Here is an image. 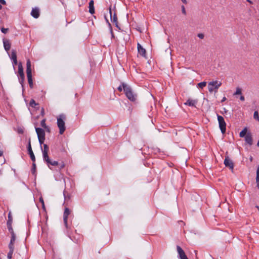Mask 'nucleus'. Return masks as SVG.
Segmentation results:
<instances>
[{"label":"nucleus","instance_id":"45","mask_svg":"<svg viewBox=\"0 0 259 259\" xmlns=\"http://www.w3.org/2000/svg\"><path fill=\"white\" fill-rule=\"evenodd\" d=\"M46 131L48 132V133H50L51 132V130L50 128V127L48 126H47V127H45L44 128Z\"/></svg>","mask_w":259,"mask_h":259},{"label":"nucleus","instance_id":"15","mask_svg":"<svg viewBox=\"0 0 259 259\" xmlns=\"http://www.w3.org/2000/svg\"><path fill=\"white\" fill-rule=\"evenodd\" d=\"M40 13L39 10L38 8H33L31 12V15L34 18H38L39 16Z\"/></svg>","mask_w":259,"mask_h":259},{"label":"nucleus","instance_id":"57","mask_svg":"<svg viewBox=\"0 0 259 259\" xmlns=\"http://www.w3.org/2000/svg\"><path fill=\"white\" fill-rule=\"evenodd\" d=\"M249 159H250V161H252V157H250Z\"/></svg>","mask_w":259,"mask_h":259},{"label":"nucleus","instance_id":"10","mask_svg":"<svg viewBox=\"0 0 259 259\" xmlns=\"http://www.w3.org/2000/svg\"><path fill=\"white\" fill-rule=\"evenodd\" d=\"M35 131L38 138H45V132L44 130L39 127H35Z\"/></svg>","mask_w":259,"mask_h":259},{"label":"nucleus","instance_id":"56","mask_svg":"<svg viewBox=\"0 0 259 259\" xmlns=\"http://www.w3.org/2000/svg\"><path fill=\"white\" fill-rule=\"evenodd\" d=\"M257 146L259 147V140L257 143Z\"/></svg>","mask_w":259,"mask_h":259},{"label":"nucleus","instance_id":"58","mask_svg":"<svg viewBox=\"0 0 259 259\" xmlns=\"http://www.w3.org/2000/svg\"><path fill=\"white\" fill-rule=\"evenodd\" d=\"M256 207L257 208L258 210L259 211V206H256Z\"/></svg>","mask_w":259,"mask_h":259},{"label":"nucleus","instance_id":"39","mask_svg":"<svg viewBox=\"0 0 259 259\" xmlns=\"http://www.w3.org/2000/svg\"><path fill=\"white\" fill-rule=\"evenodd\" d=\"M58 165L59 166L60 169H62L65 167V164L63 162H61V163H59V165Z\"/></svg>","mask_w":259,"mask_h":259},{"label":"nucleus","instance_id":"44","mask_svg":"<svg viewBox=\"0 0 259 259\" xmlns=\"http://www.w3.org/2000/svg\"><path fill=\"white\" fill-rule=\"evenodd\" d=\"M118 90L119 91V92H121L123 91V88H122V83H121V84L120 85H119L118 88H117Z\"/></svg>","mask_w":259,"mask_h":259},{"label":"nucleus","instance_id":"6","mask_svg":"<svg viewBox=\"0 0 259 259\" xmlns=\"http://www.w3.org/2000/svg\"><path fill=\"white\" fill-rule=\"evenodd\" d=\"M70 214V210L68 207H66L64 209L63 213V222L66 228L68 230L70 229V227L68 226L67 223L68 215Z\"/></svg>","mask_w":259,"mask_h":259},{"label":"nucleus","instance_id":"53","mask_svg":"<svg viewBox=\"0 0 259 259\" xmlns=\"http://www.w3.org/2000/svg\"><path fill=\"white\" fill-rule=\"evenodd\" d=\"M226 100V97H224V98H223L222 100V102H224V101H225Z\"/></svg>","mask_w":259,"mask_h":259},{"label":"nucleus","instance_id":"61","mask_svg":"<svg viewBox=\"0 0 259 259\" xmlns=\"http://www.w3.org/2000/svg\"><path fill=\"white\" fill-rule=\"evenodd\" d=\"M128 14H127L126 15L127 18H128Z\"/></svg>","mask_w":259,"mask_h":259},{"label":"nucleus","instance_id":"55","mask_svg":"<svg viewBox=\"0 0 259 259\" xmlns=\"http://www.w3.org/2000/svg\"><path fill=\"white\" fill-rule=\"evenodd\" d=\"M132 121H133V122H136L135 119H134H134H133V118H132Z\"/></svg>","mask_w":259,"mask_h":259},{"label":"nucleus","instance_id":"23","mask_svg":"<svg viewBox=\"0 0 259 259\" xmlns=\"http://www.w3.org/2000/svg\"><path fill=\"white\" fill-rule=\"evenodd\" d=\"M247 133V128L245 127L240 133H239V136L241 138L245 137Z\"/></svg>","mask_w":259,"mask_h":259},{"label":"nucleus","instance_id":"11","mask_svg":"<svg viewBox=\"0 0 259 259\" xmlns=\"http://www.w3.org/2000/svg\"><path fill=\"white\" fill-rule=\"evenodd\" d=\"M3 44L5 50L8 53V51L10 50L11 46L10 41L9 39L4 38Z\"/></svg>","mask_w":259,"mask_h":259},{"label":"nucleus","instance_id":"12","mask_svg":"<svg viewBox=\"0 0 259 259\" xmlns=\"http://www.w3.org/2000/svg\"><path fill=\"white\" fill-rule=\"evenodd\" d=\"M123 91L128 99H130V87L128 84L122 83Z\"/></svg>","mask_w":259,"mask_h":259},{"label":"nucleus","instance_id":"51","mask_svg":"<svg viewBox=\"0 0 259 259\" xmlns=\"http://www.w3.org/2000/svg\"><path fill=\"white\" fill-rule=\"evenodd\" d=\"M256 187L258 189H259V181L256 182Z\"/></svg>","mask_w":259,"mask_h":259},{"label":"nucleus","instance_id":"20","mask_svg":"<svg viewBox=\"0 0 259 259\" xmlns=\"http://www.w3.org/2000/svg\"><path fill=\"white\" fill-rule=\"evenodd\" d=\"M27 77L29 87L31 89H32V88H33V87L32 77V73L27 74Z\"/></svg>","mask_w":259,"mask_h":259},{"label":"nucleus","instance_id":"8","mask_svg":"<svg viewBox=\"0 0 259 259\" xmlns=\"http://www.w3.org/2000/svg\"><path fill=\"white\" fill-rule=\"evenodd\" d=\"M27 150H28V154L30 155V157L31 160L33 162H35V157L34 154V153L33 152V151L32 150V148H31V142H30V139H29V142H28V146H27Z\"/></svg>","mask_w":259,"mask_h":259},{"label":"nucleus","instance_id":"30","mask_svg":"<svg viewBox=\"0 0 259 259\" xmlns=\"http://www.w3.org/2000/svg\"><path fill=\"white\" fill-rule=\"evenodd\" d=\"M7 225L8 230L10 232L11 234L12 235V233H15L14 232V230L12 228V224H7Z\"/></svg>","mask_w":259,"mask_h":259},{"label":"nucleus","instance_id":"42","mask_svg":"<svg viewBox=\"0 0 259 259\" xmlns=\"http://www.w3.org/2000/svg\"><path fill=\"white\" fill-rule=\"evenodd\" d=\"M9 30L8 28H2L1 31L4 33H6Z\"/></svg>","mask_w":259,"mask_h":259},{"label":"nucleus","instance_id":"24","mask_svg":"<svg viewBox=\"0 0 259 259\" xmlns=\"http://www.w3.org/2000/svg\"><path fill=\"white\" fill-rule=\"evenodd\" d=\"M11 59L12 60L17 59V54L15 50H13L11 53Z\"/></svg>","mask_w":259,"mask_h":259},{"label":"nucleus","instance_id":"46","mask_svg":"<svg viewBox=\"0 0 259 259\" xmlns=\"http://www.w3.org/2000/svg\"><path fill=\"white\" fill-rule=\"evenodd\" d=\"M18 62H17V60H13V65H16L17 64Z\"/></svg>","mask_w":259,"mask_h":259},{"label":"nucleus","instance_id":"49","mask_svg":"<svg viewBox=\"0 0 259 259\" xmlns=\"http://www.w3.org/2000/svg\"><path fill=\"white\" fill-rule=\"evenodd\" d=\"M39 201L41 203V204L44 203V201L42 197L39 198Z\"/></svg>","mask_w":259,"mask_h":259},{"label":"nucleus","instance_id":"32","mask_svg":"<svg viewBox=\"0 0 259 259\" xmlns=\"http://www.w3.org/2000/svg\"><path fill=\"white\" fill-rule=\"evenodd\" d=\"M253 118L259 121V116H258V113L257 111H255L254 112V114H253Z\"/></svg>","mask_w":259,"mask_h":259},{"label":"nucleus","instance_id":"47","mask_svg":"<svg viewBox=\"0 0 259 259\" xmlns=\"http://www.w3.org/2000/svg\"><path fill=\"white\" fill-rule=\"evenodd\" d=\"M0 3L3 4V5H6V2L5 0H0Z\"/></svg>","mask_w":259,"mask_h":259},{"label":"nucleus","instance_id":"38","mask_svg":"<svg viewBox=\"0 0 259 259\" xmlns=\"http://www.w3.org/2000/svg\"><path fill=\"white\" fill-rule=\"evenodd\" d=\"M13 252L14 251H9L7 255V257L8 259H12Z\"/></svg>","mask_w":259,"mask_h":259},{"label":"nucleus","instance_id":"35","mask_svg":"<svg viewBox=\"0 0 259 259\" xmlns=\"http://www.w3.org/2000/svg\"><path fill=\"white\" fill-rule=\"evenodd\" d=\"M255 180L256 182H259V165H258L256 169V177Z\"/></svg>","mask_w":259,"mask_h":259},{"label":"nucleus","instance_id":"34","mask_svg":"<svg viewBox=\"0 0 259 259\" xmlns=\"http://www.w3.org/2000/svg\"><path fill=\"white\" fill-rule=\"evenodd\" d=\"M9 251H14V244L10 242L9 244Z\"/></svg>","mask_w":259,"mask_h":259},{"label":"nucleus","instance_id":"21","mask_svg":"<svg viewBox=\"0 0 259 259\" xmlns=\"http://www.w3.org/2000/svg\"><path fill=\"white\" fill-rule=\"evenodd\" d=\"M32 73L31 68V62L29 59L27 60L26 62V74Z\"/></svg>","mask_w":259,"mask_h":259},{"label":"nucleus","instance_id":"43","mask_svg":"<svg viewBox=\"0 0 259 259\" xmlns=\"http://www.w3.org/2000/svg\"><path fill=\"white\" fill-rule=\"evenodd\" d=\"M197 36L199 38L201 39H203L204 37V35L203 33H198Z\"/></svg>","mask_w":259,"mask_h":259},{"label":"nucleus","instance_id":"4","mask_svg":"<svg viewBox=\"0 0 259 259\" xmlns=\"http://www.w3.org/2000/svg\"><path fill=\"white\" fill-rule=\"evenodd\" d=\"M114 9H115V6L113 7V9L112 8L111 6L110 7L109 9L110 17L111 21L115 24V26L117 27H118L117 17Z\"/></svg>","mask_w":259,"mask_h":259},{"label":"nucleus","instance_id":"52","mask_svg":"<svg viewBox=\"0 0 259 259\" xmlns=\"http://www.w3.org/2000/svg\"><path fill=\"white\" fill-rule=\"evenodd\" d=\"M181 1L185 4L187 3V0H181Z\"/></svg>","mask_w":259,"mask_h":259},{"label":"nucleus","instance_id":"18","mask_svg":"<svg viewBox=\"0 0 259 259\" xmlns=\"http://www.w3.org/2000/svg\"><path fill=\"white\" fill-rule=\"evenodd\" d=\"M198 101L197 100H192L191 99H189L185 103L186 105H188L189 106L194 107L196 106V104L197 103Z\"/></svg>","mask_w":259,"mask_h":259},{"label":"nucleus","instance_id":"48","mask_svg":"<svg viewBox=\"0 0 259 259\" xmlns=\"http://www.w3.org/2000/svg\"><path fill=\"white\" fill-rule=\"evenodd\" d=\"M240 100L242 101H244L245 100V98L243 96L241 95L240 97Z\"/></svg>","mask_w":259,"mask_h":259},{"label":"nucleus","instance_id":"54","mask_svg":"<svg viewBox=\"0 0 259 259\" xmlns=\"http://www.w3.org/2000/svg\"><path fill=\"white\" fill-rule=\"evenodd\" d=\"M42 208H43L44 209H45V204H44V203L42 204Z\"/></svg>","mask_w":259,"mask_h":259},{"label":"nucleus","instance_id":"33","mask_svg":"<svg viewBox=\"0 0 259 259\" xmlns=\"http://www.w3.org/2000/svg\"><path fill=\"white\" fill-rule=\"evenodd\" d=\"M25 79V75L20 76V78L19 79V82L21 84L22 86H23V83L24 82Z\"/></svg>","mask_w":259,"mask_h":259},{"label":"nucleus","instance_id":"28","mask_svg":"<svg viewBox=\"0 0 259 259\" xmlns=\"http://www.w3.org/2000/svg\"><path fill=\"white\" fill-rule=\"evenodd\" d=\"M29 105L31 107L35 108L36 105H38V104L36 103L33 99H31L30 101Z\"/></svg>","mask_w":259,"mask_h":259},{"label":"nucleus","instance_id":"2","mask_svg":"<svg viewBox=\"0 0 259 259\" xmlns=\"http://www.w3.org/2000/svg\"><path fill=\"white\" fill-rule=\"evenodd\" d=\"M57 123L59 129V134L62 135L66 130L65 120L66 119V116L64 114H61L57 117Z\"/></svg>","mask_w":259,"mask_h":259},{"label":"nucleus","instance_id":"25","mask_svg":"<svg viewBox=\"0 0 259 259\" xmlns=\"http://www.w3.org/2000/svg\"><path fill=\"white\" fill-rule=\"evenodd\" d=\"M36 164L35 163V162H33L32 163V168H31V172L32 174L33 175H36Z\"/></svg>","mask_w":259,"mask_h":259},{"label":"nucleus","instance_id":"29","mask_svg":"<svg viewBox=\"0 0 259 259\" xmlns=\"http://www.w3.org/2000/svg\"><path fill=\"white\" fill-rule=\"evenodd\" d=\"M16 237L15 234L12 233V234L11 235V240L10 242L14 244L16 240Z\"/></svg>","mask_w":259,"mask_h":259},{"label":"nucleus","instance_id":"7","mask_svg":"<svg viewBox=\"0 0 259 259\" xmlns=\"http://www.w3.org/2000/svg\"><path fill=\"white\" fill-rule=\"evenodd\" d=\"M224 164L226 167H229L233 172L234 168V163L232 160L230 159L229 156H226L224 160Z\"/></svg>","mask_w":259,"mask_h":259},{"label":"nucleus","instance_id":"16","mask_svg":"<svg viewBox=\"0 0 259 259\" xmlns=\"http://www.w3.org/2000/svg\"><path fill=\"white\" fill-rule=\"evenodd\" d=\"M245 141L249 145H251L252 144V135L250 133H247L245 137Z\"/></svg>","mask_w":259,"mask_h":259},{"label":"nucleus","instance_id":"5","mask_svg":"<svg viewBox=\"0 0 259 259\" xmlns=\"http://www.w3.org/2000/svg\"><path fill=\"white\" fill-rule=\"evenodd\" d=\"M219 127L222 134H225L226 130V123L224 118L221 115H217Z\"/></svg>","mask_w":259,"mask_h":259},{"label":"nucleus","instance_id":"40","mask_svg":"<svg viewBox=\"0 0 259 259\" xmlns=\"http://www.w3.org/2000/svg\"><path fill=\"white\" fill-rule=\"evenodd\" d=\"M38 139L39 143L40 145H41L42 144L44 143L45 138H38Z\"/></svg>","mask_w":259,"mask_h":259},{"label":"nucleus","instance_id":"17","mask_svg":"<svg viewBox=\"0 0 259 259\" xmlns=\"http://www.w3.org/2000/svg\"><path fill=\"white\" fill-rule=\"evenodd\" d=\"M44 161H45L47 162L49 167H50V165L57 166L58 165H59V163L57 161H52L49 158V156H48V159L46 158V159H44Z\"/></svg>","mask_w":259,"mask_h":259},{"label":"nucleus","instance_id":"31","mask_svg":"<svg viewBox=\"0 0 259 259\" xmlns=\"http://www.w3.org/2000/svg\"><path fill=\"white\" fill-rule=\"evenodd\" d=\"M206 85V82L202 81L198 84V87L201 89H203Z\"/></svg>","mask_w":259,"mask_h":259},{"label":"nucleus","instance_id":"27","mask_svg":"<svg viewBox=\"0 0 259 259\" xmlns=\"http://www.w3.org/2000/svg\"><path fill=\"white\" fill-rule=\"evenodd\" d=\"M242 94V90L241 89H240L239 87L236 88V91L234 93L233 95L236 96L237 95H241Z\"/></svg>","mask_w":259,"mask_h":259},{"label":"nucleus","instance_id":"9","mask_svg":"<svg viewBox=\"0 0 259 259\" xmlns=\"http://www.w3.org/2000/svg\"><path fill=\"white\" fill-rule=\"evenodd\" d=\"M177 249L180 259H188L184 251L180 246H177Z\"/></svg>","mask_w":259,"mask_h":259},{"label":"nucleus","instance_id":"26","mask_svg":"<svg viewBox=\"0 0 259 259\" xmlns=\"http://www.w3.org/2000/svg\"><path fill=\"white\" fill-rule=\"evenodd\" d=\"M12 216L11 215V212H10L8 214V220L7 223V224H12Z\"/></svg>","mask_w":259,"mask_h":259},{"label":"nucleus","instance_id":"1","mask_svg":"<svg viewBox=\"0 0 259 259\" xmlns=\"http://www.w3.org/2000/svg\"><path fill=\"white\" fill-rule=\"evenodd\" d=\"M140 107L139 92L131 88V113L136 114Z\"/></svg>","mask_w":259,"mask_h":259},{"label":"nucleus","instance_id":"50","mask_svg":"<svg viewBox=\"0 0 259 259\" xmlns=\"http://www.w3.org/2000/svg\"><path fill=\"white\" fill-rule=\"evenodd\" d=\"M3 154V150H0V157L2 156Z\"/></svg>","mask_w":259,"mask_h":259},{"label":"nucleus","instance_id":"13","mask_svg":"<svg viewBox=\"0 0 259 259\" xmlns=\"http://www.w3.org/2000/svg\"><path fill=\"white\" fill-rule=\"evenodd\" d=\"M49 148L47 144L44 145V149L42 150V156L43 158H47L48 159V152H49Z\"/></svg>","mask_w":259,"mask_h":259},{"label":"nucleus","instance_id":"14","mask_svg":"<svg viewBox=\"0 0 259 259\" xmlns=\"http://www.w3.org/2000/svg\"><path fill=\"white\" fill-rule=\"evenodd\" d=\"M138 52L139 54L142 56L145 57L146 55V52L144 48H143L141 45L138 43Z\"/></svg>","mask_w":259,"mask_h":259},{"label":"nucleus","instance_id":"59","mask_svg":"<svg viewBox=\"0 0 259 259\" xmlns=\"http://www.w3.org/2000/svg\"><path fill=\"white\" fill-rule=\"evenodd\" d=\"M2 6H1V5L0 4V9H2Z\"/></svg>","mask_w":259,"mask_h":259},{"label":"nucleus","instance_id":"41","mask_svg":"<svg viewBox=\"0 0 259 259\" xmlns=\"http://www.w3.org/2000/svg\"><path fill=\"white\" fill-rule=\"evenodd\" d=\"M181 9H182V13L184 14V15H186V11L185 8L184 6H183V5L182 6Z\"/></svg>","mask_w":259,"mask_h":259},{"label":"nucleus","instance_id":"19","mask_svg":"<svg viewBox=\"0 0 259 259\" xmlns=\"http://www.w3.org/2000/svg\"><path fill=\"white\" fill-rule=\"evenodd\" d=\"M94 2L93 0H91L89 4V12L91 14H93L95 13V9H94Z\"/></svg>","mask_w":259,"mask_h":259},{"label":"nucleus","instance_id":"22","mask_svg":"<svg viewBox=\"0 0 259 259\" xmlns=\"http://www.w3.org/2000/svg\"><path fill=\"white\" fill-rule=\"evenodd\" d=\"M18 74L19 76L25 75L23 72V68L21 62L18 64Z\"/></svg>","mask_w":259,"mask_h":259},{"label":"nucleus","instance_id":"37","mask_svg":"<svg viewBox=\"0 0 259 259\" xmlns=\"http://www.w3.org/2000/svg\"><path fill=\"white\" fill-rule=\"evenodd\" d=\"M63 194L64 196L65 201H67V200L70 199V196L68 194L66 195L65 191H64Z\"/></svg>","mask_w":259,"mask_h":259},{"label":"nucleus","instance_id":"60","mask_svg":"<svg viewBox=\"0 0 259 259\" xmlns=\"http://www.w3.org/2000/svg\"><path fill=\"white\" fill-rule=\"evenodd\" d=\"M111 32L112 34L113 35V32H112V29L111 30Z\"/></svg>","mask_w":259,"mask_h":259},{"label":"nucleus","instance_id":"3","mask_svg":"<svg viewBox=\"0 0 259 259\" xmlns=\"http://www.w3.org/2000/svg\"><path fill=\"white\" fill-rule=\"evenodd\" d=\"M222 83L217 80L210 81L208 83V89L209 92L211 93L213 91L217 92L218 89L221 86Z\"/></svg>","mask_w":259,"mask_h":259},{"label":"nucleus","instance_id":"36","mask_svg":"<svg viewBox=\"0 0 259 259\" xmlns=\"http://www.w3.org/2000/svg\"><path fill=\"white\" fill-rule=\"evenodd\" d=\"M40 125L41 126L45 128V127H47V125L46 124V119H42L41 121V122H40Z\"/></svg>","mask_w":259,"mask_h":259}]
</instances>
